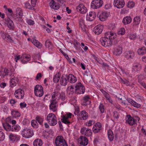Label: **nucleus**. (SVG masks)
Segmentation results:
<instances>
[{"label":"nucleus","instance_id":"nucleus-1","mask_svg":"<svg viewBox=\"0 0 146 146\" xmlns=\"http://www.w3.org/2000/svg\"><path fill=\"white\" fill-rule=\"evenodd\" d=\"M46 120L50 125L52 126L55 125L57 122L55 115L52 113L48 114Z\"/></svg>","mask_w":146,"mask_h":146},{"label":"nucleus","instance_id":"nucleus-2","mask_svg":"<svg viewBox=\"0 0 146 146\" xmlns=\"http://www.w3.org/2000/svg\"><path fill=\"white\" fill-rule=\"evenodd\" d=\"M55 142L56 146H68L66 141L61 136H57Z\"/></svg>","mask_w":146,"mask_h":146},{"label":"nucleus","instance_id":"nucleus-3","mask_svg":"<svg viewBox=\"0 0 146 146\" xmlns=\"http://www.w3.org/2000/svg\"><path fill=\"white\" fill-rule=\"evenodd\" d=\"M34 92L36 96L38 97H42L44 94L43 87L40 85H36L34 87Z\"/></svg>","mask_w":146,"mask_h":146},{"label":"nucleus","instance_id":"nucleus-4","mask_svg":"<svg viewBox=\"0 0 146 146\" xmlns=\"http://www.w3.org/2000/svg\"><path fill=\"white\" fill-rule=\"evenodd\" d=\"M125 119L127 123L130 125H133L135 124L139 120V118L138 117H133L130 115H127Z\"/></svg>","mask_w":146,"mask_h":146},{"label":"nucleus","instance_id":"nucleus-5","mask_svg":"<svg viewBox=\"0 0 146 146\" xmlns=\"http://www.w3.org/2000/svg\"><path fill=\"white\" fill-rule=\"evenodd\" d=\"M85 91V87L80 82L77 83L75 84V92L77 94H84Z\"/></svg>","mask_w":146,"mask_h":146},{"label":"nucleus","instance_id":"nucleus-6","mask_svg":"<svg viewBox=\"0 0 146 146\" xmlns=\"http://www.w3.org/2000/svg\"><path fill=\"white\" fill-rule=\"evenodd\" d=\"M100 41L102 46H110L112 45L113 42L110 39L105 36L100 39Z\"/></svg>","mask_w":146,"mask_h":146},{"label":"nucleus","instance_id":"nucleus-7","mask_svg":"<svg viewBox=\"0 0 146 146\" xmlns=\"http://www.w3.org/2000/svg\"><path fill=\"white\" fill-rule=\"evenodd\" d=\"M21 134L24 137L29 138L33 136V133L32 130L26 128L21 131Z\"/></svg>","mask_w":146,"mask_h":146},{"label":"nucleus","instance_id":"nucleus-8","mask_svg":"<svg viewBox=\"0 0 146 146\" xmlns=\"http://www.w3.org/2000/svg\"><path fill=\"white\" fill-rule=\"evenodd\" d=\"M57 0L62 4L65 1V0ZM55 1L56 0H51L50 2L49 3V6L51 8L57 10L59 8V4Z\"/></svg>","mask_w":146,"mask_h":146},{"label":"nucleus","instance_id":"nucleus-9","mask_svg":"<svg viewBox=\"0 0 146 146\" xmlns=\"http://www.w3.org/2000/svg\"><path fill=\"white\" fill-rule=\"evenodd\" d=\"M103 4L102 0H94L91 3V7L94 9H96L101 7Z\"/></svg>","mask_w":146,"mask_h":146},{"label":"nucleus","instance_id":"nucleus-10","mask_svg":"<svg viewBox=\"0 0 146 146\" xmlns=\"http://www.w3.org/2000/svg\"><path fill=\"white\" fill-rule=\"evenodd\" d=\"M72 115V114L70 113H67L61 116L62 118V122L68 125L70 124V122L69 119L71 118Z\"/></svg>","mask_w":146,"mask_h":146},{"label":"nucleus","instance_id":"nucleus-11","mask_svg":"<svg viewBox=\"0 0 146 146\" xmlns=\"http://www.w3.org/2000/svg\"><path fill=\"white\" fill-rule=\"evenodd\" d=\"M14 95L15 97L18 99H23L24 97V92L22 89H18L15 91Z\"/></svg>","mask_w":146,"mask_h":146},{"label":"nucleus","instance_id":"nucleus-12","mask_svg":"<svg viewBox=\"0 0 146 146\" xmlns=\"http://www.w3.org/2000/svg\"><path fill=\"white\" fill-rule=\"evenodd\" d=\"M76 10L77 11L82 14H85L87 12L86 7L83 4H80L76 7Z\"/></svg>","mask_w":146,"mask_h":146},{"label":"nucleus","instance_id":"nucleus-13","mask_svg":"<svg viewBox=\"0 0 146 146\" xmlns=\"http://www.w3.org/2000/svg\"><path fill=\"white\" fill-rule=\"evenodd\" d=\"M19 78L17 76H11L10 78V85L11 87L13 88L16 86L18 83Z\"/></svg>","mask_w":146,"mask_h":146},{"label":"nucleus","instance_id":"nucleus-14","mask_svg":"<svg viewBox=\"0 0 146 146\" xmlns=\"http://www.w3.org/2000/svg\"><path fill=\"white\" fill-rule=\"evenodd\" d=\"M105 36L110 39L113 42V40L116 39L117 37L116 33L113 31L108 32L105 33Z\"/></svg>","mask_w":146,"mask_h":146},{"label":"nucleus","instance_id":"nucleus-15","mask_svg":"<svg viewBox=\"0 0 146 146\" xmlns=\"http://www.w3.org/2000/svg\"><path fill=\"white\" fill-rule=\"evenodd\" d=\"M16 18L20 22H22L23 21L22 19L23 16V11L20 8H17L16 9Z\"/></svg>","mask_w":146,"mask_h":146},{"label":"nucleus","instance_id":"nucleus-16","mask_svg":"<svg viewBox=\"0 0 146 146\" xmlns=\"http://www.w3.org/2000/svg\"><path fill=\"white\" fill-rule=\"evenodd\" d=\"M125 4V1L123 0H114L113 1L114 6L118 8L123 7Z\"/></svg>","mask_w":146,"mask_h":146},{"label":"nucleus","instance_id":"nucleus-17","mask_svg":"<svg viewBox=\"0 0 146 146\" xmlns=\"http://www.w3.org/2000/svg\"><path fill=\"white\" fill-rule=\"evenodd\" d=\"M81 133L82 135L87 136H90L92 134L91 130L86 127H83L81 129Z\"/></svg>","mask_w":146,"mask_h":146},{"label":"nucleus","instance_id":"nucleus-18","mask_svg":"<svg viewBox=\"0 0 146 146\" xmlns=\"http://www.w3.org/2000/svg\"><path fill=\"white\" fill-rule=\"evenodd\" d=\"M103 29V25H98L94 27L93 31L96 34L98 35L102 33Z\"/></svg>","mask_w":146,"mask_h":146},{"label":"nucleus","instance_id":"nucleus-19","mask_svg":"<svg viewBox=\"0 0 146 146\" xmlns=\"http://www.w3.org/2000/svg\"><path fill=\"white\" fill-rule=\"evenodd\" d=\"M96 17V13L94 12L90 11L87 14L86 19L87 21H92L94 20Z\"/></svg>","mask_w":146,"mask_h":146},{"label":"nucleus","instance_id":"nucleus-20","mask_svg":"<svg viewBox=\"0 0 146 146\" xmlns=\"http://www.w3.org/2000/svg\"><path fill=\"white\" fill-rule=\"evenodd\" d=\"M50 104L49 105L50 110L53 112L56 111L57 109L58 106L57 101L50 100Z\"/></svg>","mask_w":146,"mask_h":146},{"label":"nucleus","instance_id":"nucleus-21","mask_svg":"<svg viewBox=\"0 0 146 146\" xmlns=\"http://www.w3.org/2000/svg\"><path fill=\"white\" fill-rule=\"evenodd\" d=\"M109 16V13L104 11L102 12L100 14L99 16V18L100 20L101 21H106Z\"/></svg>","mask_w":146,"mask_h":146},{"label":"nucleus","instance_id":"nucleus-22","mask_svg":"<svg viewBox=\"0 0 146 146\" xmlns=\"http://www.w3.org/2000/svg\"><path fill=\"white\" fill-rule=\"evenodd\" d=\"M141 20V19L140 17L138 16L135 17L133 19L132 23L133 26L134 28L138 27L140 23Z\"/></svg>","mask_w":146,"mask_h":146},{"label":"nucleus","instance_id":"nucleus-23","mask_svg":"<svg viewBox=\"0 0 146 146\" xmlns=\"http://www.w3.org/2000/svg\"><path fill=\"white\" fill-rule=\"evenodd\" d=\"M31 60V56L29 54H25L21 56V62L24 64L27 63Z\"/></svg>","mask_w":146,"mask_h":146},{"label":"nucleus","instance_id":"nucleus-24","mask_svg":"<svg viewBox=\"0 0 146 146\" xmlns=\"http://www.w3.org/2000/svg\"><path fill=\"white\" fill-rule=\"evenodd\" d=\"M135 56V54L133 51H127L125 52L124 54V56L127 59H133Z\"/></svg>","mask_w":146,"mask_h":146},{"label":"nucleus","instance_id":"nucleus-25","mask_svg":"<svg viewBox=\"0 0 146 146\" xmlns=\"http://www.w3.org/2000/svg\"><path fill=\"white\" fill-rule=\"evenodd\" d=\"M113 53L116 56H119L122 53V48L120 46L115 47L113 49Z\"/></svg>","mask_w":146,"mask_h":146},{"label":"nucleus","instance_id":"nucleus-26","mask_svg":"<svg viewBox=\"0 0 146 146\" xmlns=\"http://www.w3.org/2000/svg\"><path fill=\"white\" fill-rule=\"evenodd\" d=\"M101 123L99 122L96 123L93 126L92 130L94 133H96L99 132L101 129Z\"/></svg>","mask_w":146,"mask_h":146},{"label":"nucleus","instance_id":"nucleus-27","mask_svg":"<svg viewBox=\"0 0 146 146\" xmlns=\"http://www.w3.org/2000/svg\"><path fill=\"white\" fill-rule=\"evenodd\" d=\"M79 142L80 144L85 146L88 144V141L86 137L81 136L79 139Z\"/></svg>","mask_w":146,"mask_h":146},{"label":"nucleus","instance_id":"nucleus-28","mask_svg":"<svg viewBox=\"0 0 146 146\" xmlns=\"http://www.w3.org/2000/svg\"><path fill=\"white\" fill-rule=\"evenodd\" d=\"M68 78L66 76H62L60 80V85L63 86H66L68 83Z\"/></svg>","mask_w":146,"mask_h":146},{"label":"nucleus","instance_id":"nucleus-29","mask_svg":"<svg viewBox=\"0 0 146 146\" xmlns=\"http://www.w3.org/2000/svg\"><path fill=\"white\" fill-rule=\"evenodd\" d=\"M137 52L139 55H143L146 54V47L143 46L138 49Z\"/></svg>","mask_w":146,"mask_h":146},{"label":"nucleus","instance_id":"nucleus-30","mask_svg":"<svg viewBox=\"0 0 146 146\" xmlns=\"http://www.w3.org/2000/svg\"><path fill=\"white\" fill-rule=\"evenodd\" d=\"M31 41L37 48H40L42 47V44L35 38H31Z\"/></svg>","mask_w":146,"mask_h":146},{"label":"nucleus","instance_id":"nucleus-31","mask_svg":"<svg viewBox=\"0 0 146 146\" xmlns=\"http://www.w3.org/2000/svg\"><path fill=\"white\" fill-rule=\"evenodd\" d=\"M79 116L80 118H81V119L86 120V119L88 117V113L85 110L82 111L80 113Z\"/></svg>","mask_w":146,"mask_h":146},{"label":"nucleus","instance_id":"nucleus-32","mask_svg":"<svg viewBox=\"0 0 146 146\" xmlns=\"http://www.w3.org/2000/svg\"><path fill=\"white\" fill-rule=\"evenodd\" d=\"M60 94L58 92H54L52 96V100L51 101H57L60 100Z\"/></svg>","mask_w":146,"mask_h":146},{"label":"nucleus","instance_id":"nucleus-33","mask_svg":"<svg viewBox=\"0 0 146 146\" xmlns=\"http://www.w3.org/2000/svg\"><path fill=\"white\" fill-rule=\"evenodd\" d=\"M4 70L5 77L6 76H11L13 74V70L10 68H5Z\"/></svg>","mask_w":146,"mask_h":146},{"label":"nucleus","instance_id":"nucleus-34","mask_svg":"<svg viewBox=\"0 0 146 146\" xmlns=\"http://www.w3.org/2000/svg\"><path fill=\"white\" fill-rule=\"evenodd\" d=\"M127 101L129 103L131 104V105L135 107L139 108L141 106V105L140 104L137 103L131 99H128Z\"/></svg>","mask_w":146,"mask_h":146},{"label":"nucleus","instance_id":"nucleus-35","mask_svg":"<svg viewBox=\"0 0 146 146\" xmlns=\"http://www.w3.org/2000/svg\"><path fill=\"white\" fill-rule=\"evenodd\" d=\"M67 77L68 80H69V81L70 83H74L77 81L76 77L72 74H69Z\"/></svg>","mask_w":146,"mask_h":146},{"label":"nucleus","instance_id":"nucleus-36","mask_svg":"<svg viewBox=\"0 0 146 146\" xmlns=\"http://www.w3.org/2000/svg\"><path fill=\"white\" fill-rule=\"evenodd\" d=\"M132 21V19L130 16H126L123 18L122 23L124 25L129 24Z\"/></svg>","mask_w":146,"mask_h":146},{"label":"nucleus","instance_id":"nucleus-37","mask_svg":"<svg viewBox=\"0 0 146 146\" xmlns=\"http://www.w3.org/2000/svg\"><path fill=\"white\" fill-rule=\"evenodd\" d=\"M7 24L8 27L10 29L13 30L15 27L14 23L11 19H9L7 21Z\"/></svg>","mask_w":146,"mask_h":146},{"label":"nucleus","instance_id":"nucleus-38","mask_svg":"<svg viewBox=\"0 0 146 146\" xmlns=\"http://www.w3.org/2000/svg\"><path fill=\"white\" fill-rule=\"evenodd\" d=\"M61 74L58 72L56 74L53 78V82L55 83H57L60 79Z\"/></svg>","mask_w":146,"mask_h":146},{"label":"nucleus","instance_id":"nucleus-39","mask_svg":"<svg viewBox=\"0 0 146 146\" xmlns=\"http://www.w3.org/2000/svg\"><path fill=\"white\" fill-rule=\"evenodd\" d=\"M42 144V141L38 138L35 139L33 142V145L34 146H41Z\"/></svg>","mask_w":146,"mask_h":146},{"label":"nucleus","instance_id":"nucleus-40","mask_svg":"<svg viewBox=\"0 0 146 146\" xmlns=\"http://www.w3.org/2000/svg\"><path fill=\"white\" fill-rule=\"evenodd\" d=\"M108 136L110 141H111L113 140L114 137V135L111 130L109 129L108 131Z\"/></svg>","mask_w":146,"mask_h":146},{"label":"nucleus","instance_id":"nucleus-41","mask_svg":"<svg viewBox=\"0 0 146 146\" xmlns=\"http://www.w3.org/2000/svg\"><path fill=\"white\" fill-rule=\"evenodd\" d=\"M3 126L6 131H11L12 128L11 125L7 123H3Z\"/></svg>","mask_w":146,"mask_h":146},{"label":"nucleus","instance_id":"nucleus-42","mask_svg":"<svg viewBox=\"0 0 146 146\" xmlns=\"http://www.w3.org/2000/svg\"><path fill=\"white\" fill-rule=\"evenodd\" d=\"M9 139L11 141L14 142L18 138V136L17 135L12 133L9 134Z\"/></svg>","mask_w":146,"mask_h":146},{"label":"nucleus","instance_id":"nucleus-43","mask_svg":"<svg viewBox=\"0 0 146 146\" xmlns=\"http://www.w3.org/2000/svg\"><path fill=\"white\" fill-rule=\"evenodd\" d=\"M75 89L72 86H68L67 89V92L69 94L73 93Z\"/></svg>","mask_w":146,"mask_h":146},{"label":"nucleus","instance_id":"nucleus-44","mask_svg":"<svg viewBox=\"0 0 146 146\" xmlns=\"http://www.w3.org/2000/svg\"><path fill=\"white\" fill-rule=\"evenodd\" d=\"M11 114L13 117H16L20 116L19 112L17 110H12L11 112Z\"/></svg>","mask_w":146,"mask_h":146},{"label":"nucleus","instance_id":"nucleus-45","mask_svg":"<svg viewBox=\"0 0 146 146\" xmlns=\"http://www.w3.org/2000/svg\"><path fill=\"white\" fill-rule=\"evenodd\" d=\"M20 129V127L19 125H14L12 126L11 131H18Z\"/></svg>","mask_w":146,"mask_h":146},{"label":"nucleus","instance_id":"nucleus-46","mask_svg":"<svg viewBox=\"0 0 146 146\" xmlns=\"http://www.w3.org/2000/svg\"><path fill=\"white\" fill-rule=\"evenodd\" d=\"M79 23L80 26L82 30L83 31H85V25L84 21L82 19L80 20Z\"/></svg>","mask_w":146,"mask_h":146},{"label":"nucleus","instance_id":"nucleus-47","mask_svg":"<svg viewBox=\"0 0 146 146\" xmlns=\"http://www.w3.org/2000/svg\"><path fill=\"white\" fill-rule=\"evenodd\" d=\"M120 81L121 83L127 86H130L131 83L127 80L125 79H123L121 78H120Z\"/></svg>","mask_w":146,"mask_h":146},{"label":"nucleus","instance_id":"nucleus-48","mask_svg":"<svg viewBox=\"0 0 146 146\" xmlns=\"http://www.w3.org/2000/svg\"><path fill=\"white\" fill-rule=\"evenodd\" d=\"M90 97L88 96H86L84 97V102L85 103V104L87 105L88 104H89L90 103Z\"/></svg>","mask_w":146,"mask_h":146},{"label":"nucleus","instance_id":"nucleus-49","mask_svg":"<svg viewBox=\"0 0 146 146\" xmlns=\"http://www.w3.org/2000/svg\"><path fill=\"white\" fill-rule=\"evenodd\" d=\"M45 45L46 47L48 48L49 49L51 48L52 47V43L49 40H48L46 41Z\"/></svg>","mask_w":146,"mask_h":146},{"label":"nucleus","instance_id":"nucleus-50","mask_svg":"<svg viewBox=\"0 0 146 146\" xmlns=\"http://www.w3.org/2000/svg\"><path fill=\"white\" fill-rule=\"evenodd\" d=\"M104 95L105 98L107 100H108L109 102L111 104H112L113 103V101L111 98L109 94L108 93L106 92L105 94H104Z\"/></svg>","mask_w":146,"mask_h":146},{"label":"nucleus","instance_id":"nucleus-51","mask_svg":"<svg viewBox=\"0 0 146 146\" xmlns=\"http://www.w3.org/2000/svg\"><path fill=\"white\" fill-rule=\"evenodd\" d=\"M36 120L40 124H41L43 122V119L39 116H37L36 118Z\"/></svg>","mask_w":146,"mask_h":146},{"label":"nucleus","instance_id":"nucleus-52","mask_svg":"<svg viewBox=\"0 0 146 146\" xmlns=\"http://www.w3.org/2000/svg\"><path fill=\"white\" fill-rule=\"evenodd\" d=\"M128 37L130 39L134 40L137 38V35L136 34L131 33L129 35Z\"/></svg>","mask_w":146,"mask_h":146},{"label":"nucleus","instance_id":"nucleus-53","mask_svg":"<svg viewBox=\"0 0 146 146\" xmlns=\"http://www.w3.org/2000/svg\"><path fill=\"white\" fill-rule=\"evenodd\" d=\"M37 121L35 120H32L31 121L32 125L35 128H37L38 127V124Z\"/></svg>","mask_w":146,"mask_h":146},{"label":"nucleus","instance_id":"nucleus-54","mask_svg":"<svg viewBox=\"0 0 146 146\" xmlns=\"http://www.w3.org/2000/svg\"><path fill=\"white\" fill-rule=\"evenodd\" d=\"M125 33V29L123 28H121L118 31V34L121 35H123Z\"/></svg>","mask_w":146,"mask_h":146},{"label":"nucleus","instance_id":"nucleus-55","mask_svg":"<svg viewBox=\"0 0 146 146\" xmlns=\"http://www.w3.org/2000/svg\"><path fill=\"white\" fill-rule=\"evenodd\" d=\"M135 4V3L133 2L129 1L127 4V7L129 8H132L134 7Z\"/></svg>","mask_w":146,"mask_h":146},{"label":"nucleus","instance_id":"nucleus-56","mask_svg":"<svg viewBox=\"0 0 146 146\" xmlns=\"http://www.w3.org/2000/svg\"><path fill=\"white\" fill-rule=\"evenodd\" d=\"M0 76L3 78L5 77L4 69L1 68H0Z\"/></svg>","mask_w":146,"mask_h":146},{"label":"nucleus","instance_id":"nucleus-57","mask_svg":"<svg viewBox=\"0 0 146 146\" xmlns=\"http://www.w3.org/2000/svg\"><path fill=\"white\" fill-rule=\"evenodd\" d=\"M60 96V100H61V101H63L65 100L66 97L64 93L63 92L61 93Z\"/></svg>","mask_w":146,"mask_h":146},{"label":"nucleus","instance_id":"nucleus-58","mask_svg":"<svg viewBox=\"0 0 146 146\" xmlns=\"http://www.w3.org/2000/svg\"><path fill=\"white\" fill-rule=\"evenodd\" d=\"M25 7L27 9H34V8L33 7V6H32L29 3H25Z\"/></svg>","mask_w":146,"mask_h":146},{"label":"nucleus","instance_id":"nucleus-59","mask_svg":"<svg viewBox=\"0 0 146 146\" xmlns=\"http://www.w3.org/2000/svg\"><path fill=\"white\" fill-rule=\"evenodd\" d=\"M5 135L2 132L0 131V141H3L5 139Z\"/></svg>","mask_w":146,"mask_h":146},{"label":"nucleus","instance_id":"nucleus-60","mask_svg":"<svg viewBox=\"0 0 146 146\" xmlns=\"http://www.w3.org/2000/svg\"><path fill=\"white\" fill-rule=\"evenodd\" d=\"M75 111L74 113L75 115H77L79 113L80 110L78 107L77 106H75Z\"/></svg>","mask_w":146,"mask_h":146},{"label":"nucleus","instance_id":"nucleus-61","mask_svg":"<svg viewBox=\"0 0 146 146\" xmlns=\"http://www.w3.org/2000/svg\"><path fill=\"white\" fill-rule=\"evenodd\" d=\"M99 109L101 113H103L104 111V106L102 104L100 103L99 106Z\"/></svg>","mask_w":146,"mask_h":146},{"label":"nucleus","instance_id":"nucleus-62","mask_svg":"<svg viewBox=\"0 0 146 146\" xmlns=\"http://www.w3.org/2000/svg\"><path fill=\"white\" fill-rule=\"evenodd\" d=\"M94 123V122L93 120H89L87 121L86 123V125L87 126H90Z\"/></svg>","mask_w":146,"mask_h":146},{"label":"nucleus","instance_id":"nucleus-63","mask_svg":"<svg viewBox=\"0 0 146 146\" xmlns=\"http://www.w3.org/2000/svg\"><path fill=\"white\" fill-rule=\"evenodd\" d=\"M61 52L66 58L69 61V62L70 63H72V62L71 61L70 58H69L67 54L64 53L62 51Z\"/></svg>","mask_w":146,"mask_h":146},{"label":"nucleus","instance_id":"nucleus-64","mask_svg":"<svg viewBox=\"0 0 146 146\" xmlns=\"http://www.w3.org/2000/svg\"><path fill=\"white\" fill-rule=\"evenodd\" d=\"M27 22L29 25H33L35 24V22L31 19L27 20Z\"/></svg>","mask_w":146,"mask_h":146}]
</instances>
